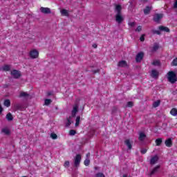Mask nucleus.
<instances>
[{
	"mask_svg": "<svg viewBox=\"0 0 177 177\" xmlns=\"http://www.w3.org/2000/svg\"><path fill=\"white\" fill-rule=\"evenodd\" d=\"M152 64L153 66H160V61L158 60H154L153 62H152Z\"/></svg>",
	"mask_w": 177,
	"mask_h": 177,
	"instance_id": "obj_32",
	"label": "nucleus"
},
{
	"mask_svg": "<svg viewBox=\"0 0 177 177\" xmlns=\"http://www.w3.org/2000/svg\"><path fill=\"white\" fill-rule=\"evenodd\" d=\"M124 143L126 146H127L129 150H131L132 149V144L131 143V141L129 140H126L124 141Z\"/></svg>",
	"mask_w": 177,
	"mask_h": 177,
	"instance_id": "obj_19",
	"label": "nucleus"
},
{
	"mask_svg": "<svg viewBox=\"0 0 177 177\" xmlns=\"http://www.w3.org/2000/svg\"><path fill=\"white\" fill-rule=\"evenodd\" d=\"M174 8H177V0H176L174 3Z\"/></svg>",
	"mask_w": 177,
	"mask_h": 177,
	"instance_id": "obj_46",
	"label": "nucleus"
},
{
	"mask_svg": "<svg viewBox=\"0 0 177 177\" xmlns=\"http://www.w3.org/2000/svg\"><path fill=\"white\" fill-rule=\"evenodd\" d=\"M60 13L62 16H66V17H68V16L70 15L68 10H66V9L61 10Z\"/></svg>",
	"mask_w": 177,
	"mask_h": 177,
	"instance_id": "obj_11",
	"label": "nucleus"
},
{
	"mask_svg": "<svg viewBox=\"0 0 177 177\" xmlns=\"http://www.w3.org/2000/svg\"><path fill=\"white\" fill-rule=\"evenodd\" d=\"M155 143L156 146H160L162 143V140L161 138H158L156 140Z\"/></svg>",
	"mask_w": 177,
	"mask_h": 177,
	"instance_id": "obj_25",
	"label": "nucleus"
},
{
	"mask_svg": "<svg viewBox=\"0 0 177 177\" xmlns=\"http://www.w3.org/2000/svg\"><path fill=\"white\" fill-rule=\"evenodd\" d=\"M140 2H144V3L147 2V0H140Z\"/></svg>",
	"mask_w": 177,
	"mask_h": 177,
	"instance_id": "obj_47",
	"label": "nucleus"
},
{
	"mask_svg": "<svg viewBox=\"0 0 177 177\" xmlns=\"http://www.w3.org/2000/svg\"><path fill=\"white\" fill-rule=\"evenodd\" d=\"M6 118L8 121H12V120H13V116L12 115L11 113H8L6 115Z\"/></svg>",
	"mask_w": 177,
	"mask_h": 177,
	"instance_id": "obj_27",
	"label": "nucleus"
},
{
	"mask_svg": "<svg viewBox=\"0 0 177 177\" xmlns=\"http://www.w3.org/2000/svg\"><path fill=\"white\" fill-rule=\"evenodd\" d=\"M163 16L164 15L162 14H156L153 17L154 21H156V23H158V21H160V20L162 19Z\"/></svg>",
	"mask_w": 177,
	"mask_h": 177,
	"instance_id": "obj_7",
	"label": "nucleus"
},
{
	"mask_svg": "<svg viewBox=\"0 0 177 177\" xmlns=\"http://www.w3.org/2000/svg\"><path fill=\"white\" fill-rule=\"evenodd\" d=\"M160 31H165V32H169V28L167 26H159L158 28Z\"/></svg>",
	"mask_w": 177,
	"mask_h": 177,
	"instance_id": "obj_17",
	"label": "nucleus"
},
{
	"mask_svg": "<svg viewBox=\"0 0 177 177\" xmlns=\"http://www.w3.org/2000/svg\"><path fill=\"white\" fill-rule=\"evenodd\" d=\"M121 9H122L121 6L116 5L115 9V13H117L115 16V20L117 23H118L119 24H120V23H122V21H124V17H122V15L121 14Z\"/></svg>",
	"mask_w": 177,
	"mask_h": 177,
	"instance_id": "obj_1",
	"label": "nucleus"
},
{
	"mask_svg": "<svg viewBox=\"0 0 177 177\" xmlns=\"http://www.w3.org/2000/svg\"><path fill=\"white\" fill-rule=\"evenodd\" d=\"M172 66H177V58L174 59L171 63Z\"/></svg>",
	"mask_w": 177,
	"mask_h": 177,
	"instance_id": "obj_37",
	"label": "nucleus"
},
{
	"mask_svg": "<svg viewBox=\"0 0 177 177\" xmlns=\"http://www.w3.org/2000/svg\"><path fill=\"white\" fill-rule=\"evenodd\" d=\"M11 75L13 78H20L21 77V73L17 70H13L11 71Z\"/></svg>",
	"mask_w": 177,
	"mask_h": 177,
	"instance_id": "obj_5",
	"label": "nucleus"
},
{
	"mask_svg": "<svg viewBox=\"0 0 177 177\" xmlns=\"http://www.w3.org/2000/svg\"><path fill=\"white\" fill-rule=\"evenodd\" d=\"M1 133H3V135H7V136H9V135H10V128L8 127H3L1 129Z\"/></svg>",
	"mask_w": 177,
	"mask_h": 177,
	"instance_id": "obj_6",
	"label": "nucleus"
},
{
	"mask_svg": "<svg viewBox=\"0 0 177 177\" xmlns=\"http://www.w3.org/2000/svg\"><path fill=\"white\" fill-rule=\"evenodd\" d=\"M69 133L71 136H73V135H75L76 133L75 130H71Z\"/></svg>",
	"mask_w": 177,
	"mask_h": 177,
	"instance_id": "obj_38",
	"label": "nucleus"
},
{
	"mask_svg": "<svg viewBox=\"0 0 177 177\" xmlns=\"http://www.w3.org/2000/svg\"><path fill=\"white\" fill-rule=\"evenodd\" d=\"M29 56L31 57V59H37V57L39 56V52H38V50L36 49H33L30 51Z\"/></svg>",
	"mask_w": 177,
	"mask_h": 177,
	"instance_id": "obj_3",
	"label": "nucleus"
},
{
	"mask_svg": "<svg viewBox=\"0 0 177 177\" xmlns=\"http://www.w3.org/2000/svg\"><path fill=\"white\" fill-rule=\"evenodd\" d=\"M158 74L159 73L158 72V71L153 69L151 72V77H152L153 78H157L158 77Z\"/></svg>",
	"mask_w": 177,
	"mask_h": 177,
	"instance_id": "obj_12",
	"label": "nucleus"
},
{
	"mask_svg": "<svg viewBox=\"0 0 177 177\" xmlns=\"http://www.w3.org/2000/svg\"><path fill=\"white\" fill-rule=\"evenodd\" d=\"M81 155L78 154L76 156L75 158V167H78V165H80V162H81Z\"/></svg>",
	"mask_w": 177,
	"mask_h": 177,
	"instance_id": "obj_9",
	"label": "nucleus"
},
{
	"mask_svg": "<svg viewBox=\"0 0 177 177\" xmlns=\"http://www.w3.org/2000/svg\"><path fill=\"white\" fill-rule=\"evenodd\" d=\"M40 10H41V12H42V13H46V14L50 13V9L48 8L41 7L40 8Z\"/></svg>",
	"mask_w": 177,
	"mask_h": 177,
	"instance_id": "obj_14",
	"label": "nucleus"
},
{
	"mask_svg": "<svg viewBox=\"0 0 177 177\" xmlns=\"http://www.w3.org/2000/svg\"><path fill=\"white\" fill-rule=\"evenodd\" d=\"M118 66L119 67H127V66H128V64L125 61L122 60V61L119 62Z\"/></svg>",
	"mask_w": 177,
	"mask_h": 177,
	"instance_id": "obj_18",
	"label": "nucleus"
},
{
	"mask_svg": "<svg viewBox=\"0 0 177 177\" xmlns=\"http://www.w3.org/2000/svg\"><path fill=\"white\" fill-rule=\"evenodd\" d=\"M81 120V118L80 116H77L76 118V123L75 127H78L80 125V120Z\"/></svg>",
	"mask_w": 177,
	"mask_h": 177,
	"instance_id": "obj_29",
	"label": "nucleus"
},
{
	"mask_svg": "<svg viewBox=\"0 0 177 177\" xmlns=\"http://www.w3.org/2000/svg\"><path fill=\"white\" fill-rule=\"evenodd\" d=\"M153 106L154 107H158L160 106V100H157L155 102H153Z\"/></svg>",
	"mask_w": 177,
	"mask_h": 177,
	"instance_id": "obj_31",
	"label": "nucleus"
},
{
	"mask_svg": "<svg viewBox=\"0 0 177 177\" xmlns=\"http://www.w3.org/2000/svg\"><path fill=\"white\" fill-rule=\"evenodd\" d=\"M165 145H166L167 147H171V146H172V140H171L170 138L166 140V141H165Z\"/></svg>",
	"mask_w": 177,
	"mask_h": 177,
	"instance_id": "obj_22",
	"label": "nucleus"
},
{
	"mask_svg": "<svg viewBox=\"0 0 177 177\" xmlns=\"http://www.w3.org/2000/svg\"><path fill=\"white\" fill-rule=\"evenodd\" d=\"M70 125H71V118H69L66 123V127H70Z\"/></svg>",
	"mask_w": 177,
	"mask_h": 177,
	"instance_id": "obj_35",
	"label": "nucleus"
},
{
	"mask_svg": "<svg viewBox=\"0 0 177 177\" xmlns=\"http://www.w3.org/2000/svg\"><path fill=\"white\" fill-rule=\"evenodd\" d=\"M1 71H9L10 70V66L9 65H4L1 68Z\"/></svg>",
	"mask_w": 177,
	"mask_h": 177,
	"instance_id": "obj_21",
	"label": "nucleus"
},
{
	"mask_svg": "<svg viewBox=\"0 0 177 177\" xmlns=\"http://www.w3.org/2000/svg\"><path fill=\"white\" fill-rule=\"evenodd\" d=\"M151 10V7L147 6L146 8L144 9L145 15H149Z\"/></svg>",
	"mask_w": 177,
	"mask_h": 177,
	"instance_id": "obj_24",
	"label": "nucleus"
},
{
	"mask_svg": "<svg viewBox=\"0 0 177 177\" xmlns=\"http://www.w3.org/2000/svg\"><path fill=\"white\" fill-rule=\"evenodd\" d=\"M70 166V162L68 160H66L64 164V167L65 168H68V167Z\"/></svg>",
	"mask_w": 177,
	"mask_h": 177,
	"instance_id": "obj_33",
	"label": "nucleus"
},
{
	"mask_svg": "<svg viewBox=\"0 0 177 177\" xmlns=\"http://www.w3.org/2000/svg\"><path fill=\"white\" fill-rule=\"evenodd\" d=\"M132 106H133V103L132 102H127L126 107H132Z\"/></svg>",
	"mask_w": 177,
	"mask_h": 177,
	"instance_id": "obj_34",
	"label": "nucleus"
},
{
	"mask_svg": "<svg viewBox=\"0 0 177 177\" xmlns=\"http://www.w3.org/2000/svg\"><path fill=\"white\" fill-rule=\"evenodd\" d=\"M96 177H104V174L102 173H98L97 174Z\"/></svg>",
	"mask_w": 177,
	"mask_h": 177,
	"instance_id": "obj_39",
	"label": "nucleus"
},
{
	"mask_svg": "<svg viewBox=\"0 0 177 177\" xmlns=\"http://www.w3.org/2000/svg\"><path fill=\"white\" fill-rule=\"evenodd\" d=\"M123 177H127V176H126V175H124V176H123Z\"/></svg>",
	"mask_w": 177,
	"mask_h": 177,
	"instance_id": "obj_49",
	"label": "nucleus"
},
{
	"mask_svg": "<svg viewBox=\"0 0 177 177\" xmlns=\"http://www.w3.org/2000/svg\"><path fill=\"white\" fill-rule=\"evenodd\" d=\"M145 56V54L143 53H139L136 57V60L137 63H139L140 62H142V59H143V57Z\"/></svg>",
	"mask_w": 177,
	"mask_h": 177,
	"instance_id": "obj_8",
	"label": "nucleus"
},
{
	"mask_svg": "<svg viewBox=\"0 0 177 177\" xmlns=\"http://www.w3.org/2000/svg\"><path fill=\"white\" fill-rule=\"evenodd\" d=\"M140 41H141L142 42H143V41H145V35H142L140 37Z\"/></svg>",
	"mask_w": 177,
	"mask_h": 177,
	"instance_id": "obj_40",
	"label": "nucleus"
},
{
	"mask_svg": "<svg viewBox=\"0 0 177 177\" xmlns=\"http://www.w3.org/2000/svg\"><path fill=\"white\" fill-rule=\"evenodd\" d=\"M141 153H142V154H146V153H147V149H146V148L142 149Z\"/></svg>",
	"mask_w": 177,
	"mask_h": 177,
	"instance_id": "obj_36",
	"label": "nucleus"
},
{
	"mask_svg": "<svg viewBox=\"0 0 177 177\" xmlns=\"http://www.w3.org/2000/svg\"><path fill=\"white\" fill-rule=\"evenodd\" d=\"M138 139L140 142H143L146 139V134L143 132L140 133Z\"/></svg>",
	"mask_w": 177,
	"mask_h": 177,
	"instance_id": "obj_13",
	"label": "nucleus"
},
{
	"mask_svg": "<svg viewBox=\"0 0 177 177\" xmlns=\"http://www.w3.org/2000/svg\"><path fill=\"white\" fill-rule=\"evenodd\" d=\"M158 160H160V156H158V155H154L151 157L149 162L151 165H155V164L158 162Z\"/></svg>",
	"mask_w": 177,
	"mask_h": 177,
	"instance_id": "obj_4",
	"label": "nucleus"
},
{
	"mask_svg": "<svg viewBox=\"0 0 177 177\" xmlns=\"http://www.w3.org/2000/svg\"><path fill=\"white\" fill-rule=\"evenodd\" d=\"M129 25L130 26V27H133L135 26V22H130L129 23Z\"/></svg>",
	"mask_w": 177,
	"mask_h": 177,
	"instance_id": "obj_43",
	"label": "nucleus"
},
{
	"mask_svg": "<svg viewBox=\"0 0 177 177\" xmlns=\"http://www.w3.org/2000/svg\"><path fill=\"white\" fill-rule=\"evenodd\" d=\"M4 106H6V107H10V101L9 100H6L4 101Z\"/></svg>",
	"mask_w": 177,
	"mask_h": 177,
	"instance_id": "obj_26",
	"label": "nucleus"
},
{
	"mask_svg": "<svg viewBox=\"0 0 177 177\" xmlns=\"http://www.w3.org/2000/svg\"><path fill=\"white\" fill-rule=\"evenodd\" d=\"M158 169H160V166L158 165L155 167L151 171L150 175H154V174H157L158 172Z\"/></svg>",
	"mask_w": 177,
	"mask_h": 177,
	"instance_id": "obj_16",
	"label": "nucleus"
},
{
	"mask_svg": "<svg viewBox=\"0 0 177 177\" xmlns=\"http://www.w3.org/2000/svg\"><path fill=\"white\" fill-rule=\"evenodd\" d=\"M50 138L51 139H57V135L55 133H50Z\"/></svg>",
	"mask_w": 177,
	"mask_h": 177,
	"instance_id": "obj_30",
	"label": "nucleus"
},
{
	"mask_svg": "<svg viewBox=\"0 0 177 177\" xmlns=\"http://www.w3.org/2000/svg\"><path fill=\"white\" fill-rule=\"evenodd\" d=\"M19 97H24L25 99H28V97H30V94H28L27 92L21 91L19 93Z\"/></svg>",
	"mask_w": 177,
	"mask_h": 177,
	"instance_id": "obj_10",
	"label": "nucleus"
},
{
	"mask_svg": "<svg viewBox=\"0 0 177 177\" xmlns=\"http://www.w3.org/2000/svg\"><path fill=\"white\" fill-rule=\"evenodd\" d=\"M157 49H158V44H155L153 46V50H157Z\"/></svg>",
	"mask_w": 177,
	"mask_h": 177,
	"instance_id": "obj_41",
	"label": "nucleus"
},
{
	"mask_svg": "<svg viewBox=\"0 0 177 177\" xmlns=\"http://www.w3.org/2000/svg\"><path fill=\"white\" fill-rule=\"evenodd\" d=\"M77 111H78V105H75L72 111V117H75V114H77Z\"/></svg>",
	"mask_w": 177,
	"mask_h": 177,
	"instance_id": "obj_15",
	"label": "nucleus"
},
{
	"mask_svg": "<svg viewBox=\"0 0 177 177\" xmlns=\"http://www.w3.org/2000/svg\"><path fill=\"white\" fill-rule=\"evenodd\" d=\"M170 114L171 115H173L174 117H176L177 115V109L176 108H173L171 111H170Z\"/></svg>",
	"mask_w": 177,
	"mask_h": 177,
	"instance_id": "obj_23",
	"label": "nucleus"
},
{
	"mask_svg": "<svg viewBox=\"0 0 177 177\" xmlns=\"http://www.w3.org/2000/svg\"><path fill=\"white\" fill-rule=\"evenodd\" d=\"M167 80L169 82H171V84H175L177 81L176 73L174 71H169L167 73Z\"/></svg>",
	"mask_w": 177,
	"mask_h": 177,
	"instance_id": "obj_2",
	"label": "nucleus"
},
{
	"mask_svg": "<svg viewBox=\"0 0 177 177\" xmlns=\"http://www.w3.org/2000/svg\"><path fill=\"white\" fill-rule=\"evenodd\" d=\"M2 111H3V109L0 106V114L2 113Z\"/></svg>",
	"mask_w": 177,
	"mask_h": 177,
	"instance_id": "obj_45",
	"label": "nucleus"
},
{
	"mask_svg": "<svg viewBox=\"0 0 177 177\" xmlns=\"http://www.w3.org/2000/svg\"><path fill=\"white\" fill-rule=\"evenodd\" d=\"M153 34H158V35H160V31L159 30H153Z\"/></svg>",
	"mask_w": 177,
	"mask_h": 177,
	"instance_id": "obj_42",
	"label": "nucleus"
},
{
	"mask_svg": "<svg viewBox=\"0 0 177 177\" xmlns=\"http://www.w3.org/2000/svg\"><path fill=\"white\" fill-rule=\"evenodd\" d=\"M50 103H52V100H49V99H46V100H45V101H44V104H45L46 106H48V105L50 104Z\"/></svg>",
	"mask_w": 177,
	"mask_h": 177,
	"instance_id": "obj_28",
	"label": "nucleus"
},
{
	"mask_svg": "<svg viewBox=\"0 0 177 177\" xmlns=\"http://www.w3.org/2000/svg\"><path fill=\"white\" fill-rule=\"evenodd\" d=\"M90 156H91L90 153L86 154V159L84 160V165H86V167H88V165H89L91 162V161L88 159Z\"/></svg>",
	"mask_w": 177,
	"mask_h": 177,
	"instance_id": "obj_20",
	"label": "nucleus"
},
{
	"mask_svg": "<svg viewBox=\"0 0 177 177\" xmlns=\"http://www.w3.org/2000/svg\"><path fill=\"white\" fill-rule=\"evenodd\" d=\"M93 48H97V44H93Z\"/></svg>",
	"mask_w": 177,
	"mask_h": 177,
	"instance_id": "obj_48",
	"label": "nucleus"
},
{
	"mask_svg": "<svg viewBox=\"0 0 177 177\" xmlns=\"http://www.w3.org/2000/svg\"><path fill=\"white\" fill-rule=\"evenodd\" d=\"M136 31H142V26H139L138 27H137V29Z\"/></svg>",
	"mask_w": 177,
	"mask_h": 177,
	"instance_id": "obj_44",
	"label": "nucleus"
}]
</instances>
